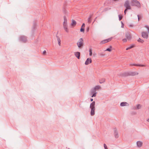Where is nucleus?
I'll return each mask as SVG.
<instances>
[{
  "label": "nucleus",
  "instance_id": "nucleus-15",
  "mask_svg": "<svg viewBox=\"0 0 149 149\" xmlns=\"http://www.w3.org/2000/svg\"><path fill=\"white\" fill-rule=\"evenodd\" d=\"M142 143H143L142 142L140 141H138L136 143L137 146L138 147L140 148L142 146Z\"/></svg>",
  "mask_w": 149,
  "mask_h": 149
},
{
  "label": "nucleus",
  "instance_id": "nucleus-10",
  "mask_svg": "<svg viewBox=\"0 0 149 149\" xmlns=\"http://www.w3.org/2000/svg\"><path fill=\"white\" fill-rule=\"evenodd\" d=\"M92 63V60L91 58H88L85 62L86 65H88Z\"/></svg>",
  "mask_w": 149,
  "mask_h": 149
},
{
  "label": "nucleus",
  "instance_id": "nucleus-29",
  "mask_svg": "<svg viewBox=\"0 0 149 149\" xmlns=\"http://www.w3.org/2000/svg\"><path fill=\"white\" fill-rule=\"evenodd\" d=\"M110 48H107L106 49V51H109V52L111 51V48H112V46H110Z\"/></svg>",
  "mask_w": 149,
  "mask_h": 149
},
{
  "label": "nucleus",
  "instance_id": "nucleus-11",
  "mask_svg": "<svg viewBox=\"0 0 149 149\" xmlns=\"http://www.w3.org/2000/svg\"><path fill=\"white\" fill-rule=\"evenodd\" d=\"M125 37L128 40H130L131 38V35L128 33H127L125 34Z\"/></svg>",
  "mask_w": 149,
  "mask_h": 149
},
{
  "label": "nucleus",
  "instance_id": "nucleus-28",
  "mask_svg": "<svg viewBox=\"0 0 149 149\" xmlns=\"http://www.w3.org/2000/svg\"><path fill=\"white\" fill-rule=\"evenodd\" d=\"M141 108V105L140 104H138L137 105V107L136 109H139Z\"/></svg>",
  "mask_w": 149,
  "mask_h": 149
},
{
  "label": "nucleus",
  "instance_id": "nucleus-30",
  "mask_svg": "<svg viewBox=\"0 0 149 149\" xmlns=\"http://www.w3.org/2000/svg\"><path fill=\"white\" fill-rule=\"evenodd\" d=\"M97 93H94L91 94H92V95L91 96V97H93L96 96Z\"/></svg>",
  "mask_w": 149,
  "mask_h": 149
},
{
  "label": "nucleus",
  "instance_id": "nucleus-46",
  "mask_svg": "<svg viewBox=\"0 0 149 149\" xmlns=\"http://www.w3.org/2000/svg\"><path fill=\"white\" fill-rule=\"evenodd\" d=\"M149 109V108H148Z\"/></svg>",
  "mask_w": 149,
  "mask_h": 149
},
{
  "label": "nucleus",
  "instance_id": "nucleus-26",
  "mask_svg": "<svg viewBox=\"0 0 149 149\" xmlns=\"http://www.w3.org/2000/svg\"><path fill=\"white\" fill-rule=\"evenodd\" d=\"M137 41L139 42H141V43H143L144 41L140 39V38H139L137 40Z\"/></svg>",
  "mask_w": 149,
  "mask_h": 149
},
{
  "label": "nucleus",
  "instance_id": "nucleus-13",
  "mask_svg": "<svg viewBox=\"0 0 149 149\" xmlns=\"http://www.w3.org/2000/svg\"><path fill=\"white\" fill-rule=\"evenodd\" d=\"M121 76L123 77H127L129 76V72H125L122 73L121 74Z\"/></svg>",
  "mask_w": 149,
  "mask_h": 149
},
{
  "label": "nucleus",
  "instance_id": "nucleus-21",
  "mask_svg": "<svg viewBox=\"0 0 149 149\" xmlns=\"http://www.w3.org/2000/svg\"><path fill=\"white\" fill-rule=\"evenodd\" d=\"M105 80L104 78H102L100 80L99 82L100 84H102L105 82Z\"/></svg>",
  "mask_w": 149,
  "mask_h": 149
},
{
  "label": "nucleus",
  "instance_id": "nucleus-44",
  "mask_svg": "<svg viewBox=\"0 0 149 149\" xmlns=\"http://www.w3.org/2000/svg\"><path fill=\"white\" fill-rule=\"evenodd\" d=\"M97 18V17H96L95 19H96Z\"/></svg>",
  "mask_w": 149,
  "mask_h": 149
},
{
  "label": "nucleus",
  "instance_id": "nucleus-9",
  "mask_svg": "<svg viewBox=\"0 0 149 149\" xmlns=\"http://www.w3.org/2000/svg\"><path fill=\"white\" fill-rule=\"evenodd\" d=\"M141 34L142 36L144 38L147 39L148 37V34L147 32H142Z\"/></svg>",
  "mask_w": 149,
  "mask_h": 149
},
{
  "label": "nucleus",
  "instance_id": "nucleus-45",
  "mask_svg": "<svg viewBox=\"0 0 149 149\" xmlns=\"http://www.w3.org/2000/svg\"><path fill=\"white\" fill-rule=\"evenodd\" d=\"M35 24H34V27H35Z\"/></svg>",
  "mask_w": 149,
  "mask_h": 149
},
{
  "label": "nucleus",
  "instance_id": "nucleus-37",
  "mask_svg": "<svg viewBox=\"0 0 149 149\" xmlns=\"http://www.w3.org/2000/svg\"><path fill=\"white\" fill-rule=\"evenodd\" d=\"M46 53V52L45 50L43 52V54H45Z\"/></svg>",
  "mask_w": 149,
  "mask_h": 149
},
{
  "label": "nucleus",
  "instance_id": "nucleus-31",
  "mask_svg": "<svg viewBox=\"0 0 149 149\" xmlns=\"http://www.w3.org/2000/svg\"><path fill=\"white\" fill-rule=\"evenodd\" d=\"M118 17L119 20L120 21L122 19L123 17L120 15H119Z\"/></svg>",
  "mask_w": 149,
  "mask_h": 149
},
{
  "label": "nucleus",
  "instance_id": "nucleus-34",
  "mask_svg": "<svg viewBox=\"0 0 149 149\" xmlns=\"http://www.w3.org/2000/svg\"><path fill=\"white\" fill-rule=\"evenodd\" d=\"M146 28L147 29L148 32L149 33V26H146Z\"/></svg>",
  "mask_w": 149,
  "mask_h": 149
},
{
  "label": "nucleus",
  "instance_id": "nucleus-5",
  "mask_svg": "<svg viewBox=\"0 0 149 149\" xmlns=\"http://www.w3.org/2000/svg\"><path fill=\"white\" fill-rule=\"evenodd\" d=\"M124 6L126 8L130 10L131 9V7L130 5V3L129 1L126 0L124 4Z\"/></svg>",
  "mask_w": 149,
  "mask_h": 149
},
{
  "label": "nucleus",
  "instance_id": "nucleus-33",
  "mask_svg": "<svg viewBox=\"0 0 149 149\" xmlns=\"http://www.w3.org/2000/svg\"><path fill=\"white\" fill-rule=\"evenodd\" d=\"M104 147L105 149H107V147L105 144L104 143Z\"/></svg>",
  "mask_w": 149,
  "mask_h": 149
},
{
  "label": "nucleus",
  "instance_id": "nucleus-19",
  "mask_svg": "<svg viewBox=\"0 0 149 149\" xmlns=\"http://www.w3.org/2000/svg\"><path fill=\"white\" fill-rule=\"evenodd\" d=\"M84 27H85V24L84 23H83L81 26V28L80 29V31L81 32H84Z\"/></svg>",
  "mask_w": 149,
  "mask_h": 149
},
{
  "label": "nucleus",
  "instance_id": "nucleus-43",
  "mask_svg": "<svg viewBox=\"0 0 149 149\" xmlns=\"http://www.w3.org/2000/svg\"><path fill=\"white\" fill-rule=\"evenodd\" d=\"M130 26H132L131 25H130Z\"/></svg>",
  "mask_w": 149,
  "mask_h": 149
},
{
  "label": "nucleus",
  "instance_id": "nucleus-39",
  "mask_svg": "<svg viewBox=\"0 0 149 149\" xmlns=\"http://www.w3.org/2000/svg\"><path fill=\"white\" fill-rule=\"evenodd\" d=\"M108 2V3H111V0H108V1H107Z\"/></svg>",
  "mask_w": 149,
  "mask_h": 149
},
{
  "label": "nucleus",
  "instance_id": "nucleus-22",
  "mask_svg": "<svg viewBox=\"0 0 149 149\" xmlns=\"http://www.w3.org/2000/svg\"><path fill=\"white\" fill-rule=\"evenodd\" d=\"M93 15H91L89 17L88 19V22L89 23H90L91 22V18L92 16Z\"/></svg>",
  "mask_w": 149,
  "mask_h": 149
},
{
  "label": "nucleus",
  "instance_id": "nucleus-8",
  "mask_svg": "<svg viewBox=\"0 0 149 149\" xmlns=\"http://www.w3.org/2000/svg\"><path fill=\"white\" fill-rule=\"evenodd\" d=\"M111 39L112 37H111L110 38H109L108 39H105L103 40H102L100 42V44H103L105 43H107L110 41L111 40Z\"/></svg>",
  "mask_w": 149,
  "mask_h": 149
},
{
  "label": "nucleus",
  "instance_id": "nucleus-18",
  "mask_svg": "<svg viewBox=\"0 0 149 149\" xmlns=\"http://www.w3.org/2000/svg\"><path fill=\"white\" fill-rule=\"evenodd\" d=\"M130 65H134L136 66H140V67H144L145 65H141L139 64H131Z\"/></svg>",
  "mask_w": 149,
  "mask_h": 149
},
{
  "label": "nucleus",
  "instance_id": "nucleus-35",
  "mask_svg": "<svg viewBox=\"0 0 149 149\" xmlns=\"http://www.w3.org/2000/svg\"><path fill=\"white\" fill-rule=\"evenodd\" d=\"M128 10V9H127V8H126L124 10V13H125V15L126 13V12L127 10Z\"/></svg>",
  "mask_w": 149,
  "mask_h": 149
},
{
  "label": "nucleus",
  "instance_id": "nucleus-38",
  "mask_svg": "<svg viewBox=\"0 0 149 149\" xmlns=\"http://www.w3.org/2000/svg\"><path fill=\"white\" fill-rule=\"evenodd\" d=\"M121 24H122L121 27L122 28H123L124 27V24L122 22H121Z\"/></svg>",
  "mask_w": 149,
  "mask_h": 149
},
{
  "label": "nucleus",
  "instance_id": "nucleus-1",
  "mask_svg": "<svg viewBox=\"0 0 149 149\" xmlns=\"http://www.w3.org/2000/svg\"><path fill=\"white\" fill-rule=\"evenodd\" d=\"M64 22L63 23V28L64 30L67 33L69 32V29L68 28L67 20L65 16L63 17Z\"/></svg>",
  "mask_w": 149,
  "mask_h": 149
},
{
  "label": "nucleus",
  "instance_id": "nucleus-2",
  "mask_svg": "<svg viewBox=\"0 0 149 149\" xmlns=\"http://www.w3.org/2000/svg\"><path fill=\"white\" fill-rule=\"evenodd\" d=\"M95 101L93 102L90 104V108L91 109V115L93 116L95 115Z\"/></svg>",
  "mask_w": 149,
  "mask_h": 149
},
{
  "label": "nucleus",
  "instance_id": "nucleus-40",
  "mask_svg": "<svg viewBox=\"0 0 149 149\" xmlns=\"http://www.w3.org/2000/svg\"><path fill=\"white\" fill-rule=\"evenodd\" d=\"M90 100L91 102H92L93 101V98H91Z\"/></svg>",
  "mask_w": 149,
  "mask_h": 149
},
{
  "label": "nucleus",
  "instance_id": "nucleus-32",
  "mask_svg": "<svg viewBox=\"0 0 149 149\" xmlns=\"http://www.w3.org/2000/svg\"><path fill=\"white\" fill-rule=\"evenodd\" d=\"M137 17L138 18V21H139L140 18H141V16L140 15H138Z\"/></svg>",
  "mask_w": 149,
  "mask_h": 149
},
{
  "label": "nucleus",
  "instance_id": "nucleus-23",
  "mask_svg": "<svg viewBox=\"0 0 149 149\" xmlns=\"http://www.w3.org/2000/svg\"><path fill=\"white\" fill-rule=\"evenodd\" d=\"M96 91L95 89L93 88L91 90V94L94 93H97L96 92Z\"/></svg>",
  "mask_w": 149,
  "mask_h": 149
},
{
  "label": "nucleus",
  "instance_id": "nucleus-42",
  "mask_svg": "<svg viewBox=\"0 0 149 149\" xmlns=\"http://www.w3.org/2000/svg\"><path fill=\"white\" fill-rule=\"evenodd\" d=\"M88 30H89V28H88L87 29V31H88Z\"/></svg>",
  "mask_w": 149,
  "mask_h": 149
},
{
  "label": "nucleus",
  "instance_id": "nucleus-14",
  "mask_svg": "<svg viewBox=\"0 0 149 149\" xmlns=\"http://www.w3.org/2000/svg\"><path fill=\"white\" fill-rule=\"evenodd\" d=\"M74 55L78 59H79L80 58V53L79 52H75L74 53Z\"/></svg>",
  "mask_w": 149,
  "mask_h": 149
},
{
  "label": "nucleus",
  "instance_id": "nucleus-12",
  "mask_svg": "<svg viewBox=\"0 0 149 149\" xmlns=\"http://www.w3.org/2000/svg\"><path fill=\"white\" fill-rule=\"evenodd\" d=\"M129 76H135L138 74V73L135 72H129Z\"/></svg>",
  "mask_w": 149,
  "mask_h": 149
},
{
  "label": "nucleus",
  "instance_id": "nucleus-3",
  "mask_svg": "<svg viewBox=\"0 0 149 149\" xmlns=\"http://www.w3.org/2000/svg\"><path fill=\"white\" fill-rule=\"evenodd\" d=\"M131 4L132 6H135L138 8L141 7V4L137 0H131Z\"/></svg>",
  "mask_w": 149,
  "mask_h": 149
},
{
  "label": "nucleus",
  "instance_id": "nucleus-20",
  "mask_svg": "<svg viewBox=\"0 0 149 149\" xmlns=\"http://www.w3.org/2000/svg\"><path fill=\"white\" fill-rule=\"evenodd\" d=\"M126 104H128V103L126 102H123L120 103V106L122 107H123L126 106Z\"/></svg>",
  "mask_w": 149,
  "mask_h": 149
},
{
  "label": "nucleus",
  "instance_id": "nucleus-4",
  "mask_svg": "<svg viewBox=\"0 0 149 149\" xmlns=\"http://www.w3.org/2000/svg\"><path fill=\"white\" fill-rule=\"evenodd\" d=\"M77 45L79 48H81L83 47L84 45V41L82 38L79 39L78 42L77 43Z\"/></svg>",
  "mask_w": 149,
  "mask_h": 149
},
{
  "label": "nucleus",
  "instance_id": "nucleus-27",
  "mask_svg": "<svg viewBox=\"0 0 149 149\" xmlns=\"http://www.w3.org/2000/svg\"><path fill=\"white\" fill-rule=\"evenodd\" d=\"M134 47V45H131V46H130V47H127L126 49V50H129V49H130L132 48H133V47Z\"/></svg>",
  "mask_w": 149,
  "mask_h": 149
},
{
  "label": "nucleus",
  "instance_id": "nucleus-6",
  "mask_svg": "<svg viewBox=\"0 0 149 149\" xmlns=\"http://www.w3.org/2000/svg\"><path fill=\"white\" fill-rule=\"evenodd\" d=\"M19 40L23 42H25L27 41V37L24 36H22L19 37Z\"/></svg>",
  "mask_w": 149,
  "mask_h": 149
},
{
  "label": "nucleus",
  "instance_id": "nucleus-36",
  "mask_svg": "<svg viewBox=\"0 0 149 149\" xmlns=\"http://www.w3.org/2000/svg\"><path fill=\"white\" fill-rule=\"evenodd\" d=\"M123 41L124 42H125L127 41V39L124 38L123 40Z\"/></svg>",
  "mask_w": 149,
  "mask_h": 149
},
{
  "label": "nucleus",
  "instance_id": "nucleus-7",
  "mask_svg": "<svg viewBox=\"0 0 149 149\" xmlns=\"http://www.w3.org/2000/svg\"><path fill=\"white\" fill-rule=\"evenodd\" d=\"M113 134L116 138H118L119 137L118 132L116 128L113 129Z\"/></svg>",
  "mask_w": 149,
  "mask_h": 149
},
{
  "label": "nucleus",
  "instance_id": "nucleus-25",
  "mask_svg": "<svg viewBox=\"0 0 149 149\" xmlns=\"http://www.w3.org/2000/svg\"><path fill=\"white\" fill-rule=\"evenodd\" d=\"M89 56H91L92 54V50L91 48H90L89 49Z\"/></svg>",
  "mask_w": 149,
  "mask_h": 149
},
{
  "label": "nucleus",
  "instance_id": "nucleus-17",
  "mask_svg": "<svg viewBox=\"0 0 149 149\" xmlns=\"http://www.w3.org/2000/svg\"><path fill=\"white\" fill-rule=\"evenodd\" d=\"M77 24L76 22L74 20V19H72V22L71 24V25L72 26H75Z\"/></svg>",
  "mask_w": 149,
  "mask_h": 149
},
{
  "label": "nucleus",
  "instance_id": "nucleus-24",
  "mask_svg": "<svg viewBox=\"0 0 149 149\" xmlns=\"http://www.w3.org/2000/svg\"><path fill=\"white\" fill-rule=\"evenodd\" d=\"M100 86H97L93 88L96 91L97 90H98L100 89Z\"/></svg>",
  "mask_w": 149,
  "mask_h": 149
},
{
  "label": "nucleus",
  "instance_id": "nucleus-41",
  "mask_svg": "<svg viewBox=\"0 0 149 149\" xmlns=\"http://www.w3.org/2000/svg\"><path fill=\"white\" fill-rule=\"evenodd\" d=\"M147 121L148 122H149V119L148 118L147 120Z\"/></svg>",
  "mask_w": 149,
  "mask_h": 149
},
{
  "label": "nucleus",
  "instance_id": "nucleus-16",
  "mask_svg": "<svg viewBox=\"0 0 149 149\" xmlns=\"http://www.w3.org/2000/svg\"><path fill=\"white\" fill-rule=\"evenodd\" d=\"M58 34V33L56 35V37L57 38V40L58 42V45L59 46H60L61 45V40L60 39V38L57 35V34Z\"/></svg>",
  "mask_w": 149,
  "mask_h": 149
}]
</instances>
